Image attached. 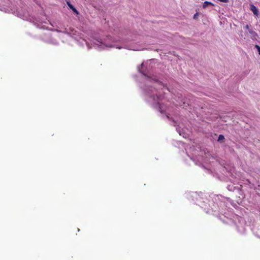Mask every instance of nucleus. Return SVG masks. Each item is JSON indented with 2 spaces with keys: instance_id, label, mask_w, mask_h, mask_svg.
Here are the masks:
<instances>
[{
  "instance_id": "6e6552de",
  "label": "nucleus",
  "mask_w": 260,
  "mask_h": 260,
  "mask_svg": "<svg viewBox=\"0 0 260 260\" xmlns=\"http://www.w3.org/2000/svg\"><path fill=\"white\" fill-rule=\"evenodd\" d=\"M198 13H196L194 16H193V18L194 19H197L198 18Z\"/></svg>"
},
{
  "instance_id": "0eeeda50",
  "label": "nucleus",
  "mask_w": 260,
  "mask_h": 260,
  "mask_svg": "<svg viewBox=\"0 0 260 260\" xmlns=\"http://www.w3.org/2000/svg\"><path fill=\"white\" fill-rule=\"evenodd\" d=\"M244 29H247V30H249L250 29V28H249V26L248 25H246L245 26H244Z\"/></svg>"
},
{
  "instance_id": "20e7f679",
  "label": "nucleus",
  "mask_w": 260,
  "mask_h": 260,
  "mask_svg": "<svg viewBox=\"0 0 260 260\" xmlns=\"http://www.w3.org/2000/svg\"><path fill=\"white\" fill-rule=\"evenodd\" d=\"M208 6H213L214 4L212 3L211 2L206 1L204 3L203 5V8L204 9H205L206 7H207Z\"/></svg>"
},
{
  "instance_id": "7ed1b4c3",
  "label": "nucleus",
  "mask_w": 260,
  "mask_h": 260,
  "mask_svg": "<svg viewBox=\"0 0 260 260\" xmlns=\"http://www.w3.org/2000/svg\"><path fill=\"white\" fill-rule=\"evenodd\" d=\"M67 5L69 6V7L73 10L74 12H75L76 14H78L79 12L76 10V9L69 2H67Z\"/></svg>"
},
{
  "instance_id": "39448f33",
  "label": "nucleus",
  "mask_w": 260,
  "mask_h": 260,
  "mask_svg": "<svg viewBox=\"0 0 260 260\" xmlns=\"http://www.w3.org/2000/svg\"><path fill=\"white\" fill-rule=\"evenodd\" d=\"M224 139V137L223 135H220L218 137V141H220L221 140H223Z\"/></svg>"
},
{
  "instance_id": "f257e3e1",
  "label": "nucleus",
  "mask_w": 260,
  "mask_h": 260,
  "mask_svg": "<svg viewBox=\"0 0 260 260\" xmlns=\"http://www.w3.org/2000/svg\"><path fill=\"white\" fill-rule=\"evenodd\" d=\"M250 10L253 13L254 15L258 17L259 15V12L257 8L253 4L250 5Z\"/></svg>"
},
{
  "instance_id": "423d86ee",
  "label": "nucleus",
  "mask_w": 260,
  "mask_h": 260,
  "mask_svg": "<svg viewBox=\"0 0 260 260\" xmlns=\"http://www.w3.org/2000/svg\"><path fill=\"white\" fill-rule=\"evenodd\" d=\"M255 47L257 48L259 54L260 55V47L258 45H256Z\"/></svg>"
},
{
  "instance_id": "f03ea898",
  "label": "nucleus",
  "mask_w": 260,
  "mask_h": 260,
  "mask_svg": "<svg viewBox=\"0 0 260 260\" xmlns=\"http://www.w3.org/2000/svg\"><path fill=\"white\" fill-rule=\"evenodd\" d=\"M249 33L251 36V38L253 40H257V38L258 37V35L257 33L254 31L252 29L249 30Z\"/></svg>"
}]
</instances>
